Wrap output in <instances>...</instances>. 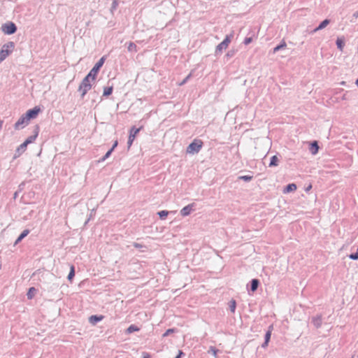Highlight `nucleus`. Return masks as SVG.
Listing matches in <instances>:
<instances>
[{
	"mask_svg": "<svg viewBox=\"0 0 358 358\" xmlns=\"http://www.w3.org/2000/svg\"><path fill=\"white\" fill-rule=\"evenodd\" d=\"M357 251H358V248H357Z\"/></svg>",
	"mask_w": 358,
	"mask_h": 358,
	"instance_id": "09e8293b",
	"label": "nucleus"
},
{
	"mask_svg": "<svg viewBox=\"0 0 358 358\" xmlns=\"http://www.w3.org/2000/svg\"><path fill=\"white\" fill-rule=\"evenodd\" d=\"M239 180H244L245 182H249L252 179V176H241L238 177Z\"/></svg>",
	"mask_w": 358,
	"mask_h": 358,
	"instance_id": "bb28decb",
	"label": "nucleus"
},
{
	"mask_svg": "<svg viewBox=\"0 0 358 358\" xmlns=\"http://www.w3.org/2000/svg\"><path fill=\"white\" fill-rule=\"evenodd\" d=\"M336 45H337L338 48L341 51H343V47L345 45V39H344L343 37H341V38H337V40H336Z\"/></svg>",
	"mask_w": 358,
	"mask_h": 358,
	"instance_id": "ddd939ff",
	"label": "nucleus"
},
{
	"mask_svg": "<svg viewBox=\"0 0 358 358\" xmlns=\"http://www.w3.org/2000/svg\"><path fill=\"white\" fill-rule=\"evenodd\" d=\"M75 275V270H74V266L73 265H71L70 266V271H69V273L67 276V279L71 282L73 277Z\"/></svg>",
	"mask_w": 358,
	"mask_h": 358,
	"instance_id": "a211bd4d",
	"label": "nucleus"
},
{
	"mask_svg": "<svg viewBox=\"0 0 358 358\" xmlns=\"http://www.w3.org/2000/svg\"><path fill=\"white\" fill-rule=\"evenodd\" d=\"M35 292H36V289L34 287L29 288V289L27 292L28 299H31L34 296Z\"/></svg>",
	"mask_w": 358,
	"mask_h": 358,
	"instance_id": "a878e982",
	"label": "nucleus"
},
{
	"mask_svg": "<svg viewBox=\"0 0 358 358\" xmlns=\"http://www.w3.org/2000/svg\"><path fill=\"white\" fill-rule=\"evenodd\" d=\"M37 136H38V131H36V132H35V134H34V135H33V136H29V137L25 140V142H26L28 145H29V144H30V143H33V142L36 140V138Z\"/></svg>",
	"mask_w": 358,
	"mask_h": 358,
	"instance_id": "aec40b11",
	"label": "nucleus"
},
{
	"mask_svg": "<svg viewBox=\"0 0 358 358\" xmlns=\"http://www.w3.org/2000/svg\"><path fill=\"white\" fill-rule=\"evenodd\" d=\"M29 233V231L28 229L24 230L22 234L18 236V238L16 239L14 245H17L18 243H20L24 237H26Z\"/></svg>",
	"mask_w": 358,
	"mask_h": 358,
	"instance_id": "f8f14e48",
	"label": "nucleus"
},
{
	"mask_svg": "<svg viewBox=\"0 0 358 358\" xmlns=\"http://www.w3.org/2000/svg\"><path fill=\"white\" fill-rule=\"evenodd\" d=\"M192 76V74L189 73L180 84L179 85L181 86L182 85H184L189 79V78Z\"/></svg>",
	"mask_w": 358,
	"mask_h": 358,
	"instance_id": "f704fd0d",
	"label": "nucleus"
},
{
	"mask_svg": "<svg viewBox=\"0 0 358 358\" xmlns=\"http://www.w3.org/2000/svg\"><path fill=\"white\" fill-rule=\"evenodd\" d=\"M17 30V27L13 22H9L1 26V31L8 35L14 34Z\"/></svg>",
	"mask_w": 358,
	"mask_h": 358,
	"instance_id": "39448f33",
	"label": "nucleus"
},
{
	"mask_svg": "<svg viewBox=\"0 0 358 358\" xmlns=\"http://www.w3.org/2000/svg\"><path fill=\"white\" fill-rule=\"evenodd\" d=\"M113 92V87H105L103 89V96H109Z\"/></svg>",
	"mask_w": 358,
	"mask_h": 358,
	"instance_id": "393cba45",
	"label": "nucleus"
},
{
	"mask_svg": "<svg viewBox=\"0 0 358 358\" xmlns=\"http://www.w3.org/2000/svg\"><path fill=\"white\" fill-rule=\"evenodd\" d=\"M355 84L358 86V79L356 80Z\"/></svg>",
	"mask_w": 358,
	"mask_h": 358,
	"instance_id": "de8ad7c7",
	"label": "nucleus"
},
{
	"mask_svg": "<svg viewBox=\"0 0 358 358\" xmlns=\"http://www.w3.org/2000/svg\"><path fill=\"white\" fill-rule=\"evenodd\" d=\"M312 189V185L310 183L306 187H305L304 189L306 192H309Z\"/></svg>",
	"mask_w": 358,
	"mask_h": 358,
	"instance_id": "4c0bfd02",
	"label": "nucleus"
},
{
	"mask_svg": "<svg viewBox=\"0 0 358 358\" xmlns=\"http://www.w3.org/2000/svg\"><path fill=\"white\" fill-rule=\"evenodd\" d=\"M29 122V119L25 114L22 115L15 122L14 127L15 129H21L26 127Z\"/></svg>",
	"mask_w": 358,
	"mask_h": 358,
	"instance_id": "423d86ee",
	"label": "nucleus"
},
{
	"mask_svg": "<svg viewBox=\"0 0 358 358\" xmlns=\"http://www.w3.org/2000/svg\"><path fill=\"white\" fill-rule=\"evenodd\" d=\"M176 332L175 329H169L166 331V332L163 334V337H166L169 336L170 334Z\"/></svg>",
	"mask_w": 358,
	"mask_h": 358,
	"instance_id": "2f4dec72",
	"label": "nucleus"
},
{
	"mask_svg": "<svg viewBox=\"0 0 358 358\" xmlns=\"http://www.w3.org/2000/svg\"><path fill=\"white\" fill-rule=\"evenodd\" d=\"M296 185L294 183L289 184L285 187V188L283 189L284 194H287L291 192H294L296 189Z\"/></svg>",
	"mask_w": 358,
	"mask_h": 358,
	"instance_id": "9b49d317",
	"label": "nucleus"
},
{
	"mask_svg": "<svg viewBox=\"0 0 358 358\" xmlns=\"http://www.w3.org/2000/svg\"><path fill=\"white\" fill-rule=\"evenodd\" d=\"M141 129V128H136L135 127H132L131 128L130 131H129L128 141H127L128 148H129L131 146L136 135L140 131Z\"/></svg>",
	"mask_w": 358,
	"mask_h": 358,
	"instance_id": "0eeeda50",
	"label": "nucleus"
},
{
	"mask_svg": "<svg viewBox=\"0 0 358 358\" xmlns=\"http://www.w3.org/2000/svg\"><path fill=\"white\" fill-rule=\"evenodd\" d=\"M105 62L104 57H102L94 66V67L91 69V71L87 74L88 76H91L92 79H96V77L97 76L98 71L101 69V67L103 66V63Z\"/></svg>",
	"mask_w": 358,
	"mask_h": 358,
	"instance_id": "20e7f679",
	"label": "nucleus"
},
{
	"mask_svg": "<svg viewBox=\"0 0 358 358\" xmlns=\"http://www.w3.org/2000/svg\"><path fill=\"white\" fill-rule=\"evenodd\" d=\"M127 50L131 52H137V46L133 42H129L127 45Z\"/></svg>",
	"mask_w": 358,
	"mask_h": 358,
	"instance_id": "dca6fc26",
	"label": "nucleus"
},
{
	"mask_svg": "<svg viewBox=\"0 0 358 358\" xmlns=\"http://www.w3.org/2000/svg\"><path fill=\"white\" fill-rule=\"evenodd\" d=\"M229 308L231 313H234L236 310V301L234 300H231L229 303Z\"/></svg>",
	"mask_w": 358,
	"mask_h": 358,
	"instance_id": "cd10ccee",
	"label": "nucleus"
},
{
	"mask_svg": "<svg viewBox=\"0 0 358 358\" xmlns=\"http://www.w3.org/2000/svg\"><path fill=\"white\" fill-rule=\"evenodd\" d=\"M169 212L168 210H161L157 213V215L159 216L161 219H165L166 217L169 215Z\"/></svg>",
	"mask_w": 358,
	"mask_h": 358,
	"instance_id": "5701e85b",
	"label": "nucleus"
},
{
	"mask_svg": "<svg viewBox=\"0 0 358 358\" xmlns=\"http://www.w3.org/2000/svg\"><path fill=\"white\" fill-rule=\"evenodd\" d=\"M28 144L24 141L23 143H22L17 148V152L19 153H22L26 150L27 146Z\"/></svg>",
	"mask_w": 358,
	"mask_h": 358,
	"instance_id": "412c9836",
	"label": "nucleus"
},
{
	"mask_svg": "<svg viewBox=\"0 0 358 358\" xmlns=\"http://www.w3.org/2000/svg\"><path fill=\"white\" fill-rule=\"evenodd\" d=\"M329 22H330V21L329 20H327V19L324 20V21H322L320 23V24L317 28H315V32L316 31L321 30V29H324L329 24Z\"/></svg>",
	"mask_w": 358,
	"mask_h": 358,
	"instance_id": "2eb2a0df",
	"label": "nucleus"
},
{
	"mask_svg": "<svg viewBox=\"0 0 358 358\" xmlns=\"http://www.w3.org/2000/svg\"><path fill=\"white\" fill-rule=\"evenodd\" d=\"M271 329H269L265 334V341H270V338H271Z\"/></svg>",
	"mask_w": 358,
	"mask_h": 358,
	"instance_id": "473e14b6",
	"label": "nucleus"
},
{
	"mask_svg": "<svg viewBox=\"0 0 358 358\" xmlns=\"http://www.w3.org/2000/svg\"><path fill=\"white\" fill-rule=\"evenodd\" d=\"M41 109L38 107H34V108L29 110L25 113L26 116L30 120L31 119H34L36 117L38 114L39 113Z\"/></svg>",
	"mask_w": 358,
	"mask_h": 358,
	"instance_id": "1a4fd4ad",
	"label": "nucleus"
},
{
	"mask_svg": "<svg viewBox=\"0 0 358 358\" xmlns=\"http://www.w3.org/2000/svg\"><path fill=\"white\" fill-rule=\"evenodd\" d=\"M354 16H355V17H358V11H357V12H356V13L354 14Z\"/></svg>",
	"mask_w": 358,
	"mask_h": 358,
	"instance_id": "a18cd8bd",
	"label": "nucleus"
},
{
	"mask_svg": "<svg viewBox=\"0 0 358 358\" xmlns=\"http://www.w3.org/2000/svg\"><path fill=\"white\" fill-rule=\"evenodd\" d=\"M349 257L353 260L358 259V251H357L355 253L350 255Z\"/></svg>",
	"mask_w": 358,
	"mask_h": 358,
	"instance_id": "72a5a7b5",
	"label": "nucleus"
},
{
	"mask_svg": "<svg viewBox=\"0 0 358 358\" xmlns=\"http://www.w3.org/2000/svg\"><path fill=\"white\" fill-rule=\"evenodd\" d=\"M203 143L201 140H194L187 148L186 152L189 155L198 153L201 149Z\"/></svg>",
	"mask_w": 358,
	"mask_h": 358,
	"instance_id": "7ed1b4c3",
	"label": "nucleus"
},
{
	"mask_svg": "<svg viewBox=\"0 0 358 358\" xmlns=\"http://www.w3.org/2000/svg\"><path fill=\"white\" fill-rule=\"evenodd\" d=\"M143 358H150L149 355H146L145 356L143 357Z\"/></svg>",
	"mask_w": 358,
	"mask_h": 358,
	"instance_id": "49530a36",
	"label": "nucleus"
},
{
	"mask_svg": "<svg viewBox=\"0 0 358 358\" xmlns=\"http://www.w3.org/2000/svg\"><path fill=\"white\" fill-rule=\"evenodd\" d=\"M138 330H139V329H138L136 326H135V325H130V326L127 328V332L128 334H131V333H133V332H134V331H138Z\"/></svg>",
	"mask_w": 358,
	"mask_h": 358,
	"instance_id": "4be33fe9",
	"label": "nucleus"
},
{
	"mask_svg": "<svg viewBox=\"0 0 358 358\" xmlns=\"http://www.w3.org/2000/svg\"><path fill=\"white\" fill-rule=\"evenodd\" d=\"M117 5H118L117 1V0H113V3H112V6H111L112 10L116 9Z\"/></svg>",
	"mask_w": 358,
	"mask_h": 358,
	"instance_id": "c9c22d12",
	"label": "nucleus"
},
{
	"mask_svg": "<svg viewBox=\"0 0 358 358\" xmlns=\"http://www.w3.org/2000/svg\"><path fill=\"white\" fill-rule=\"evenodd\" d=\"M112 153V150H109L105 155L99 160V162H104Z\"/></svg>",
	"mask_w": 358,
	"mask_h": 358,
	"instance_id": "c756f323",
	"label": "nucleus"
},
{
	"mask_svg": "<svg viewBox=\"0 0 358 358\" xmlns=\"http://www.w3.org/2000/svg\"><path fill=\"white\" fill-rule=\"evenodd\" d=\"M94 80L95 79H92V78L88 75H87L83 79L78 87V91L80 92V96L82 98H83L87 92L91 90L92 83L94 82Z\"/></svg>",
	"mask_w": 358,
	"mask_h": 358,
	"instance_id": "f257e3e1",
	"label": "nucleus"
},
{
	"mask_svg": "<svg viewBox=\"0 0 358 358\" xmlns=\"http://www.w3.org/2000/svg\"><path fill=\"white\" fill-rule=\"evenodd\" d=\"M287 47V44L285 41H282V43L277 45L276 47H275L273 48V52L275 53L276 52L279 51L281 49H283V48H285Z\"/></svg>",
	"mask_w": 358,
	"mask_h": 358,
	"instance_id": "6ab92c4d",
	"label": "nucleus"
},
{
	"mask_svg": "<svg viewBox=\"0 0 358 358\" xmlns=\"http://www.w3.org/2000/svg\"><path fill=\"white\" fill-rule=\"evenodd\" d=\"M117 145V141H115V143H113V147L110 149V150H112V151L115 149V148H116Z\"/></svg>",
	"mask_w": 358,
	"mask_h": 358,
	"instance_id": "a19ab883",
	"label": "nucleus"
},
{
	"mask_svg": "<svg viewBox=\"0 0 358 358\" xmlns=\"http://www.w3.org/2000/svg\"><path fill=\"white\" fill-rule=\"evenodd\" d=\"M182 355L183 352L181 350H179L178 355L175 358H180Z\"/></svg>",
	"mask_w": 358,
	"mask_h": 358,
	"instance_id": "79ce46f5",
	"label": "nucleus"
},
{
	"mask_svg": "<svg viewBox=\"0 0 358 358\" xmlns=\"http://www.w3.org/2000/svg\"><path fill=\"white\" fill-rule=\"evenodd\" d=\"M208 352H211L215 358H217V350L215 348L210 347Z\"/></svg>",
	"mask_w": 358,
	"mask_h": 358,
	"instance_id": "7c9ffc66",
	"label": "nucleus"
},
{
	"mask_svg": "<svg viewBox=\"0 0 358 358\" xmlns=\"http://www.w3.org/2000/svg\"><path fill=\"white\" fill-rule=\"evenodd\" d=\"M314 325H315V326H317H317L319 325V322H317V320H316L315 319V323H314Z\"/></svg>",
	"mask_w": 358,
	"mask_h": 358,
	"instance_id": "c03bdc74",
	"label": "nucleus"
},
{
	"mask_svg": "<svg viewBox=\"0 0 358 358\" xmlns=\"http://www.w3.org/2000/svg\"><path fill=\"white\" fill-rule=\"evenodd\" d=\"M227 48V46L224 45L223 43H220L218 44L215 49V54H220L222 53L223 50H226Z\"/></svg>",
	"mask_w": 358,
	"mask_h": 358,
	"instance_id": "f3484780",
	"label": "nucleus"
},
{
	"mask_svg": "<svg viewBox=\"0 0 358 358\" xmlns=\"http://www.w3.org/2000/svg\"><path fill=\"white\" fill-rule=\"evenodd\" d=\"M268 341H264V343L262 345V347L263 348H266L268 346Z\"/></svg>",
	"mask_w": 358,
	"mask_h": 358,
	"instance_id": "ea45409f",
	"label": "nucleus"
},
{
	"mask_svg": "<svg viewBox=\"0 0 358 358\" xmlns=\"http://www.w3.org/2000/svg\"><path fill=\"white\" fill-rule=\"evenodd\" d=\"M251 42H252V38H250V37L245 38V40H244V44L245 45H248Z\"/></svg>",
	"mask_w": 358,
	"mask_h": 358,
	"instance_id": "e433bc0d",
	"label": "nucleus"
},
{
	"mask_svg": "<svg viewBox=\"0 0 358 358\" xmlns=\"http://www.w3.org/2000/svg\"><path fill=\"white\" fill-rule=\"evenodd\" d=\"M319 149V145L317 144V142L315 141V154L317 153Z\"/></svg>",
	"mask_w": 358,
	"mask_h": 358,
	"instance_id": "58836bf2",
	"label": "nucleus"
},
{
	"mask_svg": "<svg viewBox=\"0 0 358 358\" xmlns=\"http://www.w3.org/2000/svg\"><path fill=\"white\" fill-rule=\"evenodd\" d=\"M278 164H279V159H278V157L276 155L273 156L271 158V161H270V163H269V166L270 167L277 166H278Z\"/></svg>",
	"mask_w": 358,
	"mask_h": 358,
	"instance_id": "4468645a",
	"label": "nucleus"
},
{
	"mask_svg": "<svg viewBox=\"0 0 358 358\" xmlns=\"http://www.w3.org/2000/svg\"><path fill=\"white\" fill-rule=\"evenodd\" d=\"M309 145H310V149L311 150H313V147H314L313 142L310 143Z\"/></svg>",
	"mask_w": 358,
	"mask_h": 358,
	"instance_id": "37998d69",
	"label": "nucleus"
},
{
	"mask_svg": "<svg viewBox=\"0 0 358 358\" xmlns=\"http://www.w3.org/2000/svg\"><path fill=\"white\" fill-rule=\"evenodd\" d=\"M194 210V204L190 203L187 206L183 207L180 211V213L182 217H186L190 215L193 211Z\"/></svg>",
	"mask_w": 358,
	"mask_h": 358,
	"instance_id": "6e6552de",
	"label": "nucleus"
},
{
	"mask_svg": "<svg viewBox=\"0 0 358 358\" xmlns=\"http://www.w3.org/2000/svg\"><path fill=\"white\" fill-rule=\"evenodd\" d=\"M103 319V315H92L89 317V322L92 325H95L97 322L101 321Z\"/></svg>",
	"mask_w": 358,
	"mask_h": 358,
	"instance_id": "9d476101",
	"label": "nucleus"
},
{
	"mask_svg": "<svg viewBox=\"0 0 358 358\" xmlns=\"http://www.w3.org/2000/svg\"><path fill=\"white\" fill-rule=\"evenodd\" d=\"M230 42H231L230 36H227L225 37V38L223 40V41H222V42H221V43H223V44H224V45H225V46L228 47V45H229V44L230 43Z\"/></svg>",
	"mask_w": 358,
	"mask_h": 358,
	"instance_id": "c85d7f7f",
	"label": "nucleus"
},
{
	"mask_svg": "<svg viewBox=\"0 0 358 358\" xmlns=\"http://www.w3.org/2000/svg\"><path fill=\"white\" fill-rule=\"evenodd\" d=\"M258 284H259V281L257 279H253L252 280L251 290L252 292L255 291L257 289Z\"/></svg>",
	"mask_w": 358,
	"mask_h": 358,
	"instance_id": "b1692460",
	"label": "nucleus"
},
{
	"mask_svg": "<svg viewBox=\"0 0 358 358\" xmlns=\"http://www.w3.org/2000/svg\"><path fill=\"white\" fill-rule=\"evenodd\" d=\"M15 45L12 41L5 43L0 50V64L13 52Z\"/></svg>",
	"mask_w": 358,
	"mask_h": 358,
	"instance_id": "f03ea898",
	"label": "nucleus"
}]
</instances>
